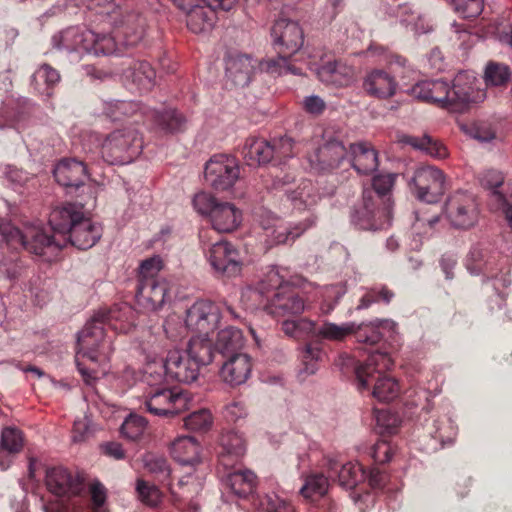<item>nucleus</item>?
<instances>
[{
  "instance_id": "4",
  "label": "nucleus",
  "mask_w": 512,
  "mask_h": 512,
  "mask_svg": "<svg viewBox=\"0 0 512 512\" xmlns=\"http://www.w3.org/2000/svg\"><path fill=\"white\" fill-rule=\"evenodd\" d=\"M392 366L393 360L387 353H371L365 363L355 366L358 389H367L375 380L373 396L382 402L394 400L399 395L400 386L394 378L382 375L383 371L391 369Z\"/></svg>"
},
{
  "instance_id": "20",
  "label": "nucleus",
  "mask_w": 512,
  "mask_h": 512,
  "mask_svg": "<svg viewBox=\"0 0 512 512\" xmlns=\"http://www.w3.org/2000/svg\"><path fill=\"white\" fill-rule=\"evenodd\" d=\"M45 483L51 493L60 497L76 496L84 489L83 479L62 466L48 468Z\"/></svg>"
},
{
  "instance_id": "39",
  "label": "nucleus",
  "mask_w": 512,
  "mask_h": 512,
  "mask_svg": "<svg viewBox=\"0 0 512 512\" xmlns=\"http://www.w3.org/2000/svg\"><path fill=\"white\" fill-rule=\"evenodd\" d=\"M148 117L155 126L163 133L182 132L186 126L185 116L176 109H165L163 111H149Z\"/></svg>"
},
{
  "instance_id": "38",
  "label": "nucleus",
  "mask_w": 512,
  "mask_h": 512,
  "mask_svg": "<svg viewBox=\"0 0 512 512\" xmlns=\"http://www.w3.org/2000/svg\"><path fill=\"white\" fill-rule=\"evenodd\" d=\"M244 347V337L241 330L235 327H227L218 332L215 350L224 358L243 354L241 352Z\"/></svg>"
},
{
  "instance_id": "5",
  "label": "nucleus",
  "mask_w": 512,
  "mask_h": 512,
  "mask_svg": "<svg viewBox=\"0 0 512 512\" xmlns=\"http://www.w3.org/2000/svg\"><path fill=\"white\" fill-rule=\"evenodd\" d=\"M0 234L12 249L22 248L37 256L48 253L52 255L64 247L63 239H58L54 234H47L42 227L36 225H27L20 230L10 222L2 220Z\"/></svg>"
},
{
  "instance_id": "36",
  "label": "nucleus",
  "mask_w": 512,
  "mask_h": 512,
  "mask_svg": "<svg viewBox=\"0 0 512 512\" xmlns=\"http://www.w3.org/2000/svg\"><path fill=\"white\" fill-rule=\"evenodd\" d=\"M172 457L183 466L200 462V445L192 436H180L171 444Z\"/></svg>"
},
{
  "instance_id": "56",
  "label": "nucleus",
  "mask_w": 512,
  "mask_h": 512,
  "mask_svg": "<svg viewBox=\"0 0 512 512\" xmlns=\"http://www.w3.org/2000/svg\"><path fill=\"white\" fill-rule=\"evenodd\" d=\"M143 464L145 469L155 475L159 480H166L170 477L171 469L168 465L166 458L152 453L146 454L143 457Z\"/></svg>"
},
{
  "instance_id": "3",
  "label": "nucleus",
  "mask_w": 512,
  "mask_h": 512,
  "mask_svg": "<svg viewBox=\"0 0 512 512\" xmlns=\"http://www.w3.org/2000/svg\"><path fill=\"white\" fill-rule=\"evenodd\" d=\"M254 298L264 297L265 311L273 317H288L300 315L305 310L304 299L296 288L283 283L278 271L271 270L257 288L251 290Z\"/></svg>"
},
{
  "instance_id": "40",
  "label": "nucleus",
  "mask_w": 512,
  "mask_h": 512,
  "mask_svg": "<svg viewBox=\"0 0 512 512\" xmlns=\"http://www.w3.org/2000/svg\"><path fill=\"white\" fill-rule=\"evenodd\" d=\"M185 354L197 364L199 368L209 365L213 361L214 349L208 335H197L192 337Z\"/></svg>"
},
{
  "instance_id": "51",
  "label": "nucleus",
  "mask_w": 512,
  "mask_h": 512,
  "mask_svg": "<svg viewBox=\"0 0 512 512\" xmlns=\"http://www.w3.org/2000/svg\"><path fill=\"white\" fill-rule=\"evenodd\" d=\"M107 24L97 25L99 28V32L95 31V41L91 44L90 53H94L95 55H111L116 53L118 48V37L113 33L112 35H108L105 33Z\"/></svg>"
},
{
  "instance_id": "62",
  "label": "nucleus",
  "mask_w": 512,
  "mask_h": 512,
  "mask_svg": "<svg viewBox=\"0 0 512 512\" xmlns=\"http://www.w3.org/2000/svg\"><path fill=\"white\" fill-rule=\"evenodd\" d=\"M454 10L463 18H475L484 8L483 0H453Z\"/></svg>"
},
{
  "instance_id": "41",
  "label": "nucleus",
  "mask_w": 512,
  "mask_h": 512,
  "mask_svg": "<svg viewBox=\"0 0 512 512\" xmlns=\"http://www.w3.org/2000/svg\"><path fill=\"white\" fill-rule=\"evenodd\" d=\"M220 443L223 450L220 455V461L224 466L232 465V460L241 458L245 454V440L242 435L236 431L223 433Z\"/></svg>"
},
{
  "instance_id": "44",
  "label": "nucleus",
  "mask_w": 512,
  "mask_h": 512,
  "mask_svg": "<svg viewBox=\"0 0 512 512\" xmlns=\"http://www.w3.org/2000/svg\"><path fill=\"white\" fill-rule=\"evenodd\" d=\"M257 477L249 469L236 470L228 474L227 485L231 491L239 497H247L256 488Z\"/></svg>"
},
{
  "instance_id": "58",
  "label": "nucleus",
  "mask_w": 512,
  "mask_h": 512,
  "mask_svg": "<svg viewBox=\"0 0 512 512\" xmlns=\"http://www.w3.org/2000/svg\"><path fill=\"white\" fill-rule=\"evenodd\" d=\"M135 488L138 499L150 507H156L162 500V493L159 488L143 479L136 481Z\"/></svg>"
},
{
  "instance_id": "30",
  "label": "nucleus",
  "mask_w": 512,
  "mask_h": 512,
  "mask_svg": "<svg viewBox=\"0 0 512 512\" xmlns=\"http://www.w3.org/2000/svg\"><path fill=\"white\" fill-rule=\"evenodd\" d=\"M155 77V70L146 61L129 60L127 68L123 71L124 80L140 92L150 91L155 85Z\"/></svg>"
},
{
  "instance_id": "24",
  "label": "nucleus",
  "mask_w": 512,
  "mask_h": 512,
  "mask_svg": "<svg viewBox=\"0 0 512 512\" xmlns=\"http://www.w3.org/2000/svg\"><path fill=\"white\" fill-rule=\"evenodd\" d=\"M500 259L501 256L497 251L475 246L468 254L466 267L471 274H484L488 277H495L500 270Z\"/></svg>"
},
{
  "instance_id": "6",
  "label": "nucleus",
  "mask_w": 512,
  "mask_h": 512,
  "mask_svg": "<svg viewBox=\"0 0 512 512\" xmlns=\"http://www.w3.org/2000/svg\"><path fill=\"white\" fill-rule=\"evenodd\" d=\"M143 148L138 131L132 127L111 132L101 145L105 162L111 165L127 164L137 157Z\"/></svg>"
},
{
  "instance_id": "64",
  "label": "nucleus",
  "mask_w": 512,
  "mask_h": 512,
  "mask_svg": "<svg viewBox=\"0 0 512 512\" xmlns=\"http://www.w3.org/2000/svg\"><path fill=\"white\" fill-rule=\"evenodd\" d=\"M261 512H295L287 500L276 494H267L261 501Z\"/></svg>"
},
{
  "instance_id": "27",
  "label": "nucleus",
  "mask_w": 512,
  "mask_h": 512,
  "mask_svg": "<svg viewBox=\"0 0 512 512\" xmlns=\"http://www.w3.org/2000/svg\"><path fill=\"white\" fill-rule=\"evenodd\" d=\"M409 94L422 101L431 102L448 109L449 84L443 80H426L416 83Z\"/></svg>"
},
{
  "instance_id": "23",
  "label": "nucleus",
  "mask_w": 512,
  "mask_h": 512,
  "mask_svg": "<svg viewBox=\"0 0 512 512\" xmlns=\"http://www.w3.org/2000/svg\"><path fill=\"white\" fill-rule=\"evenodd\" d=\"M316 74L322 83L334 87H347L355 80L354 68L336 59L323 62L316 69Z\"/></svg>"
},
{
  "instance_id": "59",
  "label": "nucleus",
  "mask_w": 512,
  "mask_h": 512,
  "mask_svg": "<svg viewBox=\"0 0 512 512\" xmlns=\"http://www.w3.org/2000/svg\"><path fill=\"white\" fill-rule=\"evenodd\" d=\"M213 418L209 410L200 409L184 419L185 427L194 432H206L212 426Z\"/></svg>"
},
{
  "instance_id": "63",
  "label": "nucleus",
  "mask_w": 512,
  "mask_h": 512,
  "mask_svg": "<svg viewBox=\"0 0 512 512\" xmlns=\"http://www.w3.org/2000/svg\"><path fill=\"white\" fill-rule=\"evenodd\" d=\"M1 447L9 453H18L23 447V436L20 430L5 428L1 435Z\"/></svg>"
},
{
  "instance_id": "52",
  "label": "nucleus",
  "mask_w": 512,
  "mask_h": 512,
  "mask_svg": "<svg viewBox=\"0 0 512 512\" xmlns=\"http://www.w3.org/2000/svg\"><path fill=\"white\" fill-rule=\"evenodd\" d=\"M278 57L270 58L267 60H263L259 63V68L263 71H266L272 75H284V74H294L300 75V69L289 63V58L292 55H285L284 53H277Z\"/></svg>"
},
{
  "instance_id": "15",
  "label": "nucleus",
  "mask_w": 512,
  "mask_h": 512,
  "mask_svg": "<svg viewBox=\"0 0 512 512\" xmlns=\"http://www.w3.org/2000/svg\"><path fill=\"white\" fill-rule=\"evenodd\" d=\"M272 44L276 53L294 55L304 43L303 30L296 21L278 19L272 29Z\"/></svg>"
},
{
  "instance_id": "8",
  "label": "nucleus",
  "mask_w": 512,
  "mask_h": 512,
  "mask_svg": "<svg viewBox=\"0 0 512 512\" xmlns=\"http://www.w3.org/2000/svg\"><path fill=\"white\" fill-rule=\"evenodd\" d=\"M393 206L379 201V196L363 192L361 203L351 213V222L367 231L386 229L391 225Z\"/></svg>"
},
{
  "instance_id": "47",
  "label": "nucleus",
  "mask_w": 512,
  "mask_h": 512,
  "mask_svg": "<svg viewBox=\"0 0 512 512\" xmlns=\"http://www.w3.org/2000/svg\"><path fill=\"white\" fill-rule=\"evenodd\" d=\"M355 328L356 323L354 322H347L341 325L332 322H324L319 327L315 324L314 337L330 341H341L351 335L355 331Z\"/></svg>"
},
{
  "instance_id": "35",
  "label": "nucleus",
  "mask_w": 512,
  "mask_h": 512,
  "mask_svg": "<svg viewBox=\"0 0 512 512\" xmlns=\"http://www.w3.org/2000/svg\"><path fill=\"white\" fill-rule=\"evenodd\" d=\"M242 156L249 166L266 164L273 159V147L263 138L250 137L242 148Z\"/></svg>"
},
{
  "instance_id": "55",
  "label": "nucleus",
  "mask_w": 512,
  "mask_h": 512,
  "mask_svg": "<svg viewBox=\"0 0 512 512\" xmlns=\"http://www.w3.org/2000/svg\"><path fill=\"white\" fill-rule=\"evenodd\" d=\"M511 77L510 69L505 64L490 62L485 69V83L487 86H502L507 84Z\"/></svg>"
},
{
  "instance_id": "22",
  "label": "nucleus",
  "mask_w": 512,
  "mask_h": 512,
  "mask_svg": "<svg viewBox=\"0 0 512 512\" xmlns=\"http://www.w3.org/2000/svg\"><path fill=\"white\" fill-rule=\"evenodd\" d=\"M56 181L66 188H79L89 179L87 164L76 158L60 160L53 170Z\"/></svg>"
},
{
  "instance_id": "11",
  "label": "nucleus",
  "mask_w": 512,
  "mask_h": 512,
  "mask_svg": "<svg viewBox=\"0 0 512 512\" xmlns=\"http://www.w3.org/2000/svg\"><path fill=\"white\" fill-rule=\"evenodd\" d=\"M204 252L214 273L219 276L234 277L240 274L242 261L239 251L227 241H217L204 246Z\"/></svg>"
},
{
  "instance_id": "33",
  "label": "nucleus",
  "mask_w": 512,
  "mask_h": 512,
  "mask_svg": "<svg viewBox=\"0 0 512 512\" xmlns=\"http://www.w3.org/2000/svg\"><path fill=\"white\" fill-rule=\"evenodd\" d=\"M257 61L249 55L239 54L226 62V76L239 87L247 86L256 70Z\"/></svg>"
},
{
  "instance_id": "48",
  "label": "nucleus",
  "mask_w": 512,
  "mask_h": 512,
  "mask_svg": "<svg viewBox=\"0 0 512 512\" xmlns=\"http://www.w3.org/2000/svg\"><path fill=\"white\" fill-rule=\"evenodd\" d=\"M396 176L393 173L375 175L372 179V188H365L363 192L374 193L379 196L380 202L393 206L392 189Z\"/></svg>"
},
{
  "instance_id": "21",
  "label": "nucleus",
  "mask_w": 512,
  "mask_h": 512,
  "mask_svg": "<svg viewBox=\"0 0 512 512\" xmlns=\"http://www.w3.org/2000/svg\"><path fill=\"white\" fill-rule=\"evenodd\" d=\"M95 31L80 27H69L52 37L53 46L67 52L90 53L95 41Z\"/></svg>"
},
{
  "instance_id": "25",
  "label": "nucleus",
  "mask_w": 512,
  "mask_h": 512,
  "mask_svg": "<svg viewBox=\"0 0 512 512\" xmlns=\"http://www.w3.org/2000/svg\"><path fill=\"white\" fill-rule=\"evenodd\" d=\"M169 490L175 503L198 510L199 504L195 498L202 490V481L192 472L180 477L176 483H170Z\"/></svg>"
},
{
  "instance_id": "16",
  "label": "nucleus",
  "mask_w": 512,
  "mask_h": 512,
  "mask_svg": "<svg viewBox=\"0 0 512 512\" xmlns=\"http://www.w3.org/2000/svg\"><path fill=\"white\" fill-rule=\"evenodd\" d=\"M220 321L219 307L208 300H198L186 311V328L198 332V335H208Z\"/></svg>"
},
{
  "instance_id": "28",
  "label": "nucleus",
  "mask_w": 512,
  "mask_h": 512,
  "mask_svg": "<svg viewBox=\"0 0 512 512\" xmlns=\"http://www.w3.org/2000/svg\"><path fill=\"white\" fill-rule=\"evenodd\" d=\"M398 83L395 78L382 69L370 71L364 78L363 89L367 94L379 99H387L396 94Z\"/></svg>"
},
{
  "instance_id": "34",
  "label": "nucleus",
  "mask_w": 512,
  "mask_h": 512,
  "mask_svg": "<svg viewBox=\"0 0 512 512\" xmlns=\"http://www.w3.org/2000/svg\"><path fill=\"white\" fill-rule=\"evenodd\" d=\"M209 219L214 230L232 232L240 225L242 212L232 203L218 202Z\"/></svg>"
},
{
  "instance_id": "53",
  "label": "nucleus",
  "mask_w": 512,
  "mask_h": 512,
  "mask_svg": "<svg viewBox=\"0 0 512 512\" xmlns=\"http://www.w3.org/2000/svg\"><path fill=\"white\" fill-rule=\"evenodd\" d=\"M328 487V478L322 473H314L306 477L305 483L300 489V494L306 499H313L326 494Z\"/></svg>"
},
{
  "instance_id": "29",
  "label": "nucleus",
  "mask_w": 512,
  "mask_h": 512,
  "mask_svg": "<svg viewBox=\"0 0 512 512\" xmlns=\"http://www.w3.org/2000/svg\"><path fill=\"white\" fill-rule=\"evenodd\" d=\"M251 369V358L245 353L236 354V356L226 358L220 369V377L225 383L238 386L247 381Z\"/></svg>"
},
{
  "instance_id": "9",
  "label": "nucleus",
  "mask_w": 512,
  "mask_h": 512,
  "mask_svg": "<svg viewBox=\"0 0 512 512\" xmlns=\"http://www.w3.org/2000/svg\"><path fill=\"white\" fill-rule=\"evenodd\" d=\"M144 406L152 415L172 417L186 409L187 397L168 385L148 388L144 394Z\"/></svg>"
},
{
  "instance_id": "60",
  "label": "nucleus",
  "mask_w": 512,
  "mask_h": 512,
  "mask_svg": "<svg viewBox=\"0 0 512 512\" xmlns=\"http://www.w3.org/2000/svg\"><path fill=\"white\" fill-rule=\"evenodd\" d=\"M355 335L357 342L366 345H375L383 337L381 331L373 324H361L357 325L355 331L352 333Z\"/></svg>"
},
{
  "instance_id": "26",
  "label": "nucleus",
  "mask_w": 512,
  "mask_h": 512,
  "mask_svg": "<svg viewBox=\"0 0 512 512\" xmlns=\"http://www.w3.org/2000/svg\"><path fill=\"white\" fill-rule=\"evenodd\" d=\"M168 376L181 383H192L198 376L200 368L189 356L179 350H170L166 356Z\"/></svg>"
},
{
  "instance_id": "31",
  "label": "nucleus",
  "mask_w": 512,
  "mask_h": 512,
  "mask_svg": "<svg viewBox=\"0 0 512 512\" xmlns=\"http://www.w3.org/2000/svg\"><path fill=\"white\" fill-rule=\"evenodd\" d=\"M102 236V227L90 218L83 216L74 226L68 237V243L81 250L93 247Z\"/></svg>"
},
{
  "instance_id": "49",
  "label": "nucleus",
  "mask_w": 512,
  "mask_h": 512,
  "mask_svg": "<svg viewBox=\"0 0 512 512\" xmlns=\"http://www.w3.org/2000/svg\"><path fill=\"white\" fill-rule=\"evenodd\" d=\"M281 330L287 337L295 340L314 337L315 322L308 318L286 319L281 323Z\"/></svg>"
},
{
  "instance_id": "54",
  "label": "nucleus",
  "mask_w": 512,
  "mask_h": 512,
  "mask_svg": "<svg viewBox=\"0 0 512 512\" xmlns=\"http://www.w3.org/2000/svg\"><path fill=\"white\" fill-rule=\"evenodd\" d=\"M365 477V470L359 464L346 463L338 472L339 484L347 489L354 488Z\"/></svg>"
},
{
  "instance_id": "45",
  "label": "nucleus",
  "mask_w": 512,
  "mask_h": 512,
  "mask_svg": "<svg viewBox=\"0 0 512 512\" xmlns=\"http://www.w3.org/2000/svg\"><path fill=\"white\" fill-rule=\"evenodd\" d=\"M60 81L59 72L48 64L41 65L32 75L31 84L40 94L50 97L53 87Z\"/></svg>"
},
{
  "instance_id": "2",
  "label": "nucleus",
  "mask_w": 512,
  "mask_h": 512,
  "mask_svg": "<svg viewBox=\"0 0 512 512\" xmlns=\"http://www.w3.org/2000/svg\"><path fill=\"white\" fill-rule=\"evenodd\" d=\"M285 194L296 209H307V215L303 220L285 225L271 211L260 209L256 212V221L263 230L264 243L268 248L294 242L317 222V216L310 209L317 201L311 181L304 180L295 190L286 189Z\"/></svg>"
},
{
  "instance_id": "18",
  "label": "nucleus",
  "mask_w": 512,
  "mask_h": 512,
  "mask_svg": "<svg viewBox=\"0 0 512 512\" xmlns=\"http://www.w3.org/2000/svg\"><path fill=\"white\" fill-rule=\"evenodd\" d=\"M171 290V283L166 278H147L138 281L136 298L144 308L157 310L170 299Z\"/></svg>"
},
{
  "instance_id": "37",
  "label": "nucleus",
  "mask_w": 512,
  "mask_h": 512,
  "mask_svg": "<svg viewBox=\"0 0 512 512\" xmlns=\"http://www.w3.org/2000/svg\"><path fill=\"white\" fill-rule=\"evenodd\" d=\"M167 359L148 354L143 368V381L149 388L162 387L169 384Z\"/></svg>"
},
{
  "instance_id": "43",
  "label": "nucleus",
  "mask_w": 512,
  "mask_h": 512,
  "mask_svg": "<svg viewBox=\"0 0 512 512\" xmlns=\"http://www.w3.org/2000/svg\"><path fill=\"white\" fill-rule=\"evenodd\" d=\"M187 11V27L195 34L211 30L215 22V12L208 6L196 5Z\"/></svg>"
},
{
  "instance_id": "17",
  "label": "nucleus",
  "mask_w": 512,
  "mask_h": 512,
  "mask_svg": "<svg viewBox=\"0 0 512 512\" xmlns=\"http://www.w3.org/2000/svg\"><path fill=\"white\" fill-rule=\"evenodd\" d=\"M346 156L347 149L344 144L337 139H330L309 153L307 160L311 170L327 173L338 168Z\"/></svg>"
},
{
  "instance_id": "14",
  "label": "nucleus",
  "mask_w": 512,
  "mask_h": 512,
  "mask_svg": "<svg viewBox=\"0 0 512 512\" xmlns=\"http://www.w3.org/2000/svg\"><path fill=\"white\" fill-rule=\"evenodd\" d=\"M476 77L468 72H459L449 85L448 110L463 111L470 103H477L485 98L484 92L475 88Z\"/></svg>"
},
{
  "instance_id": "12",
  "label": "nucleus",
  "mask_w": 512,
  "mask_h": 512,
  "mask_svg": "<svg viewBox=\"0 0 512 512\" xmlns=\"http://www.w3.org/2000/svg\"><path fill=\"white\" fill-rule=\"evenodd\" d=\"M205 179L216 191H225L233 187L239 178L240 168L235 157L218 154L211 157L205 166Z\"/></svg>"
},
{
  "instance_id": "7",
  "label": "nucleus",
  "mask_w": 512,
  "mask_h": 512,
  "mask_svg": "<svg viewBox=\"0 0 512 512\" xmlns=\"http://www.w3.org/2000/svg\"><path fill=\"white\" fill-rule=\"evenodd\" d=\"M106 24L118 37L119 44L126 47L138 45L147 31V20L140 12L122 7L108 13Z\"/></svg>"
},
{
  "instance_id": "61",
  "label": "nucleus",
  "mask_w": 512,
  "mask_h": 512,
  "mask_svg": "<svg viewBox=\"0 0 512 512\" xmlns=\"http://www.w3.org/2000/svg\"><path fill=\"white\" fill-rule=\"evenodd\" d=\"M323 352L319 347L307 345L302 352V373L312 375L318 370V362L322 360Z\"/></svg>"
},
{
  "instance_id": "13",
  "label": "nucleus",
  "mask_w": 512,
  "mask_h": 512,
  "mask_svg": "<svg viewBox=\"0 0 512 512\" xmlns=\"http://www.w3.org/2000/svg\"><path fill=\"white\" fill-rule=\"evenodd\" d=\"M445 215L450 224L457 229L473 227L479 216L478 205L472 194L457 191L445 203Z\"/></svg>"
},
{
  "instance_id": "10",
  "label": "nucleus",
  "mask_w": 512,
  "mask_h": 512,
  "mask_svg": "<svg viewBox=\"0 0 512 512\" xmlns=\"http://www.w3.org/2000/svg\"><path fill=\"white\" fill-rule=\"evenodd\" d=\"M410 187L417 199L435 203L445 193L446 178L442 170L426 165L416 169Z\"/></svg>"
},
{
  "instance_id": "50",
  "label": "nucleus",
  "mask_w": 512,
  "mask_h": 512,
  "mask_svg": "<svg viewBox=\"0 0 512 512\" xmlns=\"http://www.w3.org/2000/svg\"><path fill=\"white\" fill-rule=\"evenodd\" d=\"M394 297V291L391 290L388 286L376 284L366 290L360 299L357 309H367L371 305L379 303L388 305L391 303Z\"/></svg>"
},
{
  "instance_id": "57",
  "label": "nucleus",
  "mask_w": 512,
  "mask_h": 512,
  "mask_svg": "<svg viewBox=\"0 0 512 512\" xmlns=\"http://www.w3.org/2000/svg\"><path fill=\"white\" fill-rule=\"evenodd\" d=\"M147 424L143 416L130 414L121 426V433L129 440H137L144 434Z\"/></svg>"
},
{
  "instance_id": "32",
  "label": "nucleus",
  "mask_w": 512,
  "mask_h": 512,
  "mask_svg": "<svg viewBox=\"0 0 512 512\" xmlns=\"http://www.w3.org/2000/svg\"><path fill=\"white\" fill-rule=\"evenodd\" d=\"M351 164L360 175H369L377 170V151L367 142L353 143L349 147Z\"/></svg>"
},
{
  "instance_id": "1",
  "label": "nucleus",
  "mask_w": 512,
  "mask_h": 512,
  "mask_svg": "<svg viewBox=\"0 0 512 512\" xmlns=\"http://www.w3.org/2000/svg\"><path fill=\"white\" fill-rule=\"evenodd\" d=\"M133 311L127 304L100 310L78 333L76 366L83 380L92 384L99 374H105L106 365L114 351L112 339L106 335L105 326L119 333H128L134 326Z\"/></svg>"
},
{
  "instance_id": "46",
  "label": "nucleus",
  "mask_w": 512,
  "mask_h": 512,
  "mask_svg": "<svg viewBox=\"0 0 512 512\" xmlns=\"http://www.w3.org/2000/svg\"><path fill=\"white\" fill-rule=\"evenodd\" d=\"M404 142L414 149L423 151L436 159H444L448 156L447 148L440 141L427 134L422 136H408L405 138Z\"/></svg>"
},
{
  "instance_id": "19",
  "label": "nucleus",
  "mask_w": 512,
  "mask_h": 512,
  "mask_svg": "<svg viewBox=\"0 0 512 512\" xmlns=\"http://www.w3.org/2000/svg\"><path fill=\"white\" fill-rule=\"evenodd\" d=\"M84 216L83 206L75 203H64L56 206L49 215V225L58 239L64 240V247L68 244V237L74 226Z\"/></svg>"
},
{
  "instance_id": "42",
  "label": "nucleus",
  "mask_w": 512,
  "mask_h": 512,
  "mask_svg": "<svg viewBox=\"0 0 512 512\" xmlns=\"http://www.w3.org/2000/svg\"><path fill=\"white\" fill-rule=\"evenodd\" d=\"M395 17L405 27H411V30L416 34L427 33L431 30V26L426 21L425 17L413 5L402 4L398 5L394 11Z\"/></svg>"
}]
</instances>
